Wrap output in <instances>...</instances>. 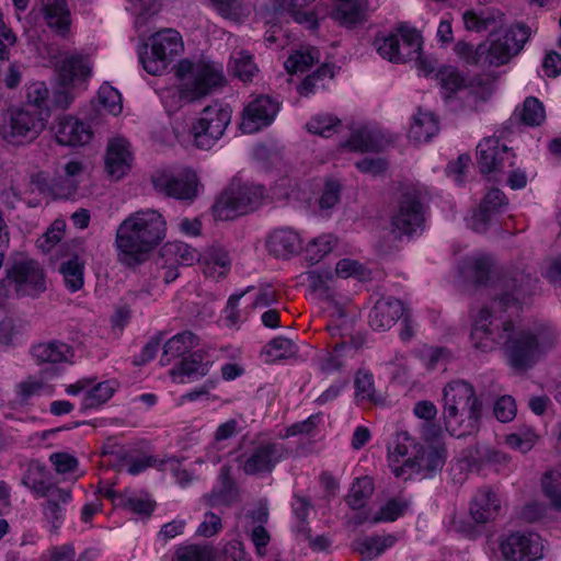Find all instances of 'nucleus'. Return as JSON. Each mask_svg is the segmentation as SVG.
I'll list each match as a JSON object with an SVG mask.
<instances>
[{
	"label": "nucleus",
	"mask_w": 561,
	"mask_h": 561,
	"mask_svg": "<svg viewBox=\"0 0 561 561\" xmlns=\"http://www.w3.org/2000/svg\"><path fill=\"white\" fill-rule=\"evenodd\" d=\"M558 341V331L549 321L538 320L517 327L488 307L479 311L471 330L474 348L490 352L503 345L508 365L519 373L533 368L554 348Z\"/></svg>",
	"instance_id": "obj_1"
},
{
	"label": "nucleus",
	"mask_w": 561,
	"mask_h": 561,
	"mask_svg": "<svg viewBox=\"0 0 561 561\" xmlns=\"http://www.w3.org/2000/svg\"><path fill=\"white\" fill-rule=\"evenodd\" d=\"M167 222L154 209H144L130 214L118 226L115 245L121 262L126 265L140 263L165 237Z\"/></svg>",
	"instance_id": "obj_2"
},
{
	"label": "nucleus",
	"mask_w": 561,
	"mask_h": 561,
	"mask_svg": "<svg viewBox=\"0 0 561 561\" xmlns=\"http://www.w3.org/2000/svg\"><path fill=\"white\" fill-rule=\"evenodd\" d=\"M443 402L445 427L451 436L459 438L479 430L483 404L471 383L461 379L448 382Z\"/></svg>",
	"instance_id": "obj_3"
},
{
	"label": "nucleus",
	"mask_w": 561,
	"mask_h": 561,
	"mask_svg": "<svg viewBox=\"0 0 561 561\" xmlns=\"http://www.w3.org/2000/svg\"><path fill=\"white\" fill-rule=\"evenodd\" d=\"M267 197L261 184L234 178L217 197L213 211L216 219L230 220L261 207Z\"/></svg>",
	"instance_id": "obj_4"
},
{
	"label": "nucleus",
	"mask_w": 561,
	"mask_h": 561,
	"mask_svg": "<svg viewBox=\"0 0 561 561\" xmlns=\"http://www.w3.org/2000/svg\"><path fill=\"white\" fill-rule=\"evenodd\" d=\"M175 76L180 81V98L187 102L204 98L225 83L222 68L204 61L182 59L175 66Z\"/></svg>",
	"instance_id": "obj_5"
},
{
	"label": "nucleus",
	"mask_w": 561,
	"mask_h": 561,
	"mask_svg": "<svg viewBox=\"0 0 561 561\" xmlns=\"http://www.w3.org/2000/svg\"><path fill=\"white\" fill-rule=\"evenodd\" d=\"M47 119V111L36 104L13 106L3 115L0 134L10 144H28L45 129Z\"/></svg>",
	"instance_id": "obj_6"
},
{
	"label": "nucleus",
	"mask_w": 561,
	"mask_h": 561,
	"mask_svg": "<svg viewBox=\"0 0 561 561\" xmlns=\"http://www.w3.org/2000/svg\"><path fill=\"white\" fill-rule=\"evenodd\" d=\"M374 46L383 59L391 62L400 64L415 59L425 73L433 71V67L421 58L422 37L415 28L400 26L398 33L376 37Z\"/></svg>",
	"instance_id": "obj_7"
},
{
	"label": "nucleus",
	"mask_w": 561,
	"mask_h": 561,
	"mask_svg": "<svg viewBox=\"0 0 561 561\" xmlns=\"http://www.w3.org/2000/svg\"><path fill=\"white\" fill-rule=\"evenodd\" d=\"M150 54L140 56V62L145 70L152 75H162L169 65L184 49L181 34L174 28H163L149 38Z\"/></svg>",
	"instance_id": "obj_8"
},
{
	"label": "nucleus",
	"mask_w": 561,
	"mask_h": 561,
	"mask_svg": "<svg viewBox=\"0 0 561 561\" xmlns=\"http://www.w3.org/2000/svg\"><path fill=\"white\" fill-rule=\"evenodd\" d=\"M424 222L423 206L415 190L401 193L398 205L389 221V234L394 241L412 237L422 230Z\"/></svg>",
	"instance_id": "obj_9"
},
{
	"label": "nucleus",
	"mask_w": 561,
	"mask_h": 561,
	"mask_svg": "<svg viewBox=\"0 0 561 561\" xmlns=\"http://www.w3.org/2000/svg\"><path fill=\"white\" fill-rule=\"evenodd\" d=\"M231 121V108L215 102L206 106L193 123L191 134L199 149H210L225 134Z\"/></svg>",
	"instance_id": "obj_10"
},
{
	"label": "nucleus",
	"mask_w": 561,
	"mask_h": 561,
	"mask_svg": "<svg viewBox=\"0 0 561 561\" xmlns=\"http://www.w3.org/2000/svg\"><path fill=\"white\" fill-rule=\"evenodd\" d=\"M546 541L535 531L516 530L503 536L499 543L503 561H539L545 556Z\"/></svg>",
	"instance_id": "obj_11"
},
{
	"label": "nucleus",
	"mask_w": 561,
	"mask_h": 561,
	"mask_svg": "<svg viewBox=\"0 0 561 561\" xmlns=\"http://www.w3.org/2000/svg\"><path fill=\"white\" fill-rule=\"evenodd\" d=\"M5 274L19 297H37L46 290L44 270L34 260L16 261L7 268Z\"/></svg>",
	"instance_id": "obj_12"
},
{
	"label": "nucleus",
	"mask_w": 561,
	"mask_h": 561,
	"mask_svg": "<svg viewBox=\"0 0 561 561\" xmlns=\"http://www.w3.org/2000/svg\"><path fill=\"white\" fill-rule=\"evenodd\" d=\"M91 72L92 64L87 56L76 54L65 57L58 66V80L62 90L56 93L55 103L67 108L75 96L66 89L81 85L91 76Z\"/></svg>",
	"instance_id": "obj_13"
},
{
	"label": "nucleus",
	"mask_w": 561,
	"mask_h": 561,
	"mask_svg": "<svg viewBox=\"0 0 561 561\" xmlns=\"http://www.w3.org/2000/svg\"><path fill=\"white\" fill-rule=\"evenodd\" d=\"M530 28L525 24H516L507 30L503 36L492 38L486 44L488 66L505 65L518 55L530 37Z\"/></svg>",
	"instance_id": "obj_14"
},
{
	"label": "nucleus",
	"mask_w": 561,
	"mask_h": 561,
	"mask_svg": "<svg viewBox=\"0 0 561 561\" xmlns=\"http://www.w3.org/2000/svg\"><path fill=\"white\" fill-rule=\"evenodd\" d=\"M152 185L158 193L175 199L192 201L197 195V175L188 169L178 173L157 171L152 175Z\"/></svg>",
	"instance_id": "obj_15"
},
{
	"label": "nucleus",
	"mask_w": 561,
	"mask_h": 561,
	"mask_svg": "<svg viewBox=\"0 0 561 561\" xmlns=\"http://www.w3.org/2000/svg\"><path fill=\"white\" fill-rule=\"evenodd\" d=\"M478 164L482 173L496 174L514 167L515 154L496 137H489L479 142L477 148Z\"/></svg>",
	"instance_id": "obj_16"
},
{
	"label": "nucleus",
	"mask_w": 561,
	"mask_h": 561,
	"mask_svg": "<svg viewBox=\"0 0 561 561\" xmlns=\"http://www.w3.org/2000/svg\"><path fill=\"white\" fill-rule=\"evenodd\" d=\"M285 448L278 443H261L241 456L242 469L254 476L271 472L284 458Z\"/></svg>",
	"instance_id": "obj_17"
},
{
	"label": "nucleus",
	"mask_w": 561,
	"mask_h": 561,
	"mask_svg": "<svg viewBox=\"0 0 561 561\" xmlns=\"http://www.w3.org/2000/svg\"><path fill=\"white\" fill-rule=\"evenodd\" d=\"M278 110V103L270 96H257L243 110L241 130L244 134H253L268 126L274 121Z\"/></svg>",
	"instance_id": "obj_18"
},
{
	"label": "nucleus",
	"mask_w": 561,
	"mask_h": 561,
	"mask_svg": "<svg viewBox=\"0 0 561 561\" xmlns=\"http://www.w3.org/2000/svg\"><path fill=\"white\" fill-rule=\"evenodd\" d=\"M502 294L493 301V307H519L533 291V278L524 272L512 276L505 275L501 280Z\"/></svg>",
	"instance_id": "obj_19"
},
{
	"label": "nucleus",
	"mask_w": 561,
	"mask_h": 561,
	"mask_svg": "<svg viewBox=\"0 0 561 561\" xmlns=\"http://www.w3.org/2000/svg\"><path fill=\"white\" fill-rule=\"evenodd\" d=\"M419 444L408 432L401 431L396 434L393 443L388 447L389 467L396 477L407 479L410 470V458L417 455Z\"/></svg>",
	"instance_id": "obj_20"
},
{
	"label": "nucleus",
	"mask_w": 561,
	"mask_h": 561,
	"mask_svg": "<svg viewBox=\"0 0 561 561\" xmlns=\"http://www.w3.org/2000/svg\"><path fill=\"white\" fill-rule=\"evenodd\" d=\"M55 137L62 146H85L92 140L93 131L89 123L71 115H62L56 121Z\"/></svg>",
	"instance_id": "obj_21"
},
{
	"label": "nucleus",
	"mask_w": 561,
	"mask_h": 561,
	"mask_svg": "<svg viewBox=\"0 0 561 561\" xmlns=\"http://www.w3.org/2000/svg\"><path fill=\"white\" fill-rule=\"evenodd\" d=\"M507 206L505 194L499 188H491L482 198L479 208L468 219V227L476 232H485L494 216Z\"/></svg>",
	"instance_id": "obj_22"
},
{
	"label": "nucleus",
	"mask_w": 561,
	"mask_h": 561,
	"mask_svg": "<svg viewBox=\"0 0 561 561\" xmlns=\"http://www.w3.org/2000/svg\"><path fill=\"white\" fill-rule=\"evenodd\" d=\"M301 247L300 234L287 227L274 229L266 239L268 253L278 259H289L298 254Z\"/></svg>",
	"instance_id": "obj_23"
},
{
	"label": "nucleus",
	"mask_w": 561,
	"mask_h": 561,
	"mask_svg": "<svg viewBox=\"0 0 561 561\" xmlns=\"http://www.w3.org/2000/svg\"><path fill=\"white\" fill-rule=\"evenodd\" d=\"M404 314V307L399 299L380 298L369 313V325L377 331L390 329Z\"/></svg>",
	"instance_id": "obj_24"
},
{
	"label": "nucleus",
	"mask_w": 561,
	"mask_h": 561,
	"mask_svg": "<svg viewBox=\"0 0 561 561\" xmlns=\"http://www.w3.org/2000/svg\"><path fill=\"white\" fill-rule=\"evenodd\" d=\"M379 5V0H340L333 16L342 25L351 27L364 22L368 13Z\"/></svg>",
	"instance_id": "obj_25"
},
{
	"label": "nucleus",
	"mask_w": 561,
	"mask_h": 561,
	"mask_svg": "<svg viewBox=\"0 0 561 561\" xmlns=\"http://www.w3.org/2000/svg\"><path fill=\"white\" fill-rule=\"evenodd\" d=\"M501 510V501L489 486L477 491L470 502V515L478 524H485L495 519Z\"/></svg>",
	"instance_id": "obj_26"
},
{
	"label": "nucleus",
	"mask_w": 561,
	"mask_h": 561,
	"mask_svg": "<svg viewBox=\"0 0 561 561\" xmlns=\"http://www.w3.org/2000/svg\"><path fill=\"white\" fill-rule=\"evenodd\" d=\"M31 354L38 364H71L75 357V350L71 345L60 340H49L33 345Z\"/></svg>",
	"instance_id": "obj_27"
},
{
	"label": "nucleus",
	"mask_w": 561,
	"mask_h": 561,
	"mask_svg": "<svg viewBox=\"0 0 561 561\" xmlns=\"http://www.w3.org/2000/svg\"><path fill=\"white\" fill-rule=\"evenodd\" d=\"M333 277L334 275L330 271L314 270L306 273V280L310 289L313 293L325 296L329 302V308L331 309V317H335L337 320H341L346 316V306L344 304H339L330 295Z\"/></svg>",
	"instance_id": "obj_28"
},
{
	"label": "nucleus",
	"mask_w": 561,
	"mask_h": 561,
	"mask_svg": "<svg viewBox=\"0 0 561 561\" xmlns=\"http://www.w3.org/2000/svg\"><path fill=\"white\" fill-rule=\"evenodd\" d=\"M43 497L47 499L44 506L45 517L54 528H59L65 519L66 506L72 501L71 491L54 485Z\"/></svg>",
	"instance_id": "obj_29"
},
{
	"label": "nucleus",
	"mask_w": 561,
	"mask_h": 561,
	"mask_svg": "<svg viewBox=\"0 0 561 561\" xmlns=\"http://www.w3.org/2000/svg\"><path fill=\"white\" fill-rule=\"evenodd\" d=\"M131 156L128 142L117 138L110 142L106 153V169L111 176L116 180L125 175L130 168Z\"/></svg>",
	"instance_id": "obj_30"
},
{
	"label": "nucleus",
	"mask_w": 561,
	"mask_h": 561,
	"mask_svg": "<svg viewBox=\"0 0 561 561\" xmlns=\"http://www.w3.org/2000/svg\"><path fill=\"white\" fill-rule=\"evenodd\" d=\"M236 490L234 482L230 477V469L222 467L219 474V484L209 493L204 494L202 501L205 505L216 507H229L234 501Z\"/></svg>",
	"instance_id": "obj_31"
},
{
	"label": "nucleus",
	"mask_w": 561,
	"mask_h": 561,
	"mask_svg": "<svg viewBox=\"0 0 561 561\" xmlns=\"http://www.w3.org/2000/svg\"><path fill=\"white\" fill-rule=\"evenodd\" d=\"M160 256L162 261H165V264L171 266H191L201 260L198 251L182 241L167 242L160 249Z\"/></svg>",
	"instance_id": "obj_32"
},
{
	"label": "nucleus",
	"mask_w": 561,
	"mask_h": 561,
	"mask_svg": "<svg viewBox=\"0 0 561 561\" xmlns=\"http://www.w3.org/2000/svg\"><path fill=\"white\" fill-rule=\"evenodd\" d=\"M116 501V506L145 517H149L156 508V501L144 491L125 490Z\"/></svg>",
	"instance_id": "obj_33"
},
{
	"label": "nucleus",
	"mask_w": 561,
	"mask_h": 561,
	"mask_svg": "<svg viewBox=\"0 0 561 561\" xmlns=\"http://www.w3.org/2000/svg\"><path fill=\"white\" fill-rule=\"evenodd\" d=\"M47 25L58 34L65 35L70 30V11L66 0H42Z\"/></svg>",
	"instance_id": "obj_34"
},
{
	"label": "nucleus",
	"mask_w": 561,
	"mask_h": 561,
	"mask_svg": "<svg viewBox=\"0 0 561 561\" xmlns=\"http://www.w3.org/2000/svg\"><path fill=\"white\" fill-rule=\"evenodd\" d=\"M439 130L438 121L431 112L419 111L409 129V139L416 145L428 142Z\"/></svg>",
	"instance_id": "obj_35"
},
{
	"label": "nucleus",
	"mask_w": 561,
	"mask_h": 561,
	"mask_svg": "<svg viewBox=\"0 0 561 561\" xmlns=\"http://www.w3.org/2000/svg\"><path fill=\"white\" fill-rule=\"evenodd\" d=\"M202 259L203 272L207 277L218 279L227 275L230 270L228 252L219 247L209 248Z\"/></svg>",
	"instance_id": "obj_36"
},
{
	"label": "nucleus",
	"mask_w": 561,
	"mask_h": 561,
	"mask_svg": "<svg viewBox=\"0 0 561 561\" xmlns=\"http://www.w3.org/2000/svg\"><path fill=\"white\" fill-rule=\"evenodd\" d=\"M210 368V360L199 352H194L184 357L180 364L172 369L173 376L186 377L188 380H195L206 376ZM184 382V379H181Z\"/></svg>",
	"instance_id": "obj_37"
},
{
	"label": "nucleus",
	"mask_w": 561,
	"mask_h": 561,
	"mask_svg": "<svg viewBox=\"0 0 561 561\" xmlns=\"http://www.w3.org/2000/svg\"><path fill=\"white\" fill-rule=\"evenodd\" d=\"M463 22L468 31L482 32L490 30L491 36H493V32L503 26L504 14L500 11L481 13L467 11L463 14Z\"/></svg>",
	"instance_id": "obj_38"
},
{
	"label": "nucleus",
	"mask_w": 561,
	"mask_h": 561,
	"mask_svg": "<svg viewBox=\"0 0 561 561\" xmlns=\"http://www.w3.org/2000/svg\"><path fill=\"white\" fill-rule=\"evenodd\" d=\"M397 542V537L392 534L373 535L358 539L356 541V550L360 553L363 559L373 560L382 554L387 549L393 547Z\"/></svg>",
	"instance_id": "obj_39"
},
{
	"label": "nucleus",
	"mask_w": 561,
	"mask_h": 561,
	"mask_svg": "<svg viewBox=\"0 0 561 561\" xmlns=\"http://www.w3.org/2000/svg\"><path fill=\"white\" fill-rule=\"evenodd\" d=\"M198 344V337L191 331H183L167 341L163 348L161 360L163 364L170 363L185 353L193 350Z\"/></svg>",
	"instance_id": "obj_40"
},
{
	"label": "nucleus",
	"mask_w": 561,
	"mask_h": 561,
	"mask_svg": "<svg viewBox=\"0 0 561 561\" xmlns=\"http://www.w3.org/2000/svg\"><path fill=\"white\" fill-rule=\"evenodd\" d=\"M410 470L408 474L410 476L413 472H432L437 469H440L445 462V458L442 451L436 448H427L421 445L419 453L414 458H410Z\"/></svg>",
	"instance_id": "obj_41"
},
{
	"label": "nucleus",
	"mask_w": 561,
	"mask_h": 561,
	"mask_svg": "<svg viewBox=\"0 0 561 561\" xmlns=\"http://www.w3.org/2000/svg\"><path fill=\"white\" fill-rule=\"evenodd\" d=\"M344 146L351 151H379L382 148V139L378 133L363 127L353 131Z\"/></svg>",
	"instance_id": "obj_42"
},
{
	"label": "nucleus",
	"mask_w": 561,
	"mask_h": 561,
	"mask_svg": "<svg viewBox=\"0 0 561 561\" xmlns=\"http://www.w3.org/2000/svg\"><path fill=\"white\" fill-rule=\"evenodd\" d=\"M116 385L114 380H106L90 386L84 393L81 407L83 410L96 409L106 403L114 394Z\"/></svg>",
	"instance_id": "obj_43"
},
{
	"label": "nucleus",
	"mask_w": 561,
	"mask_h": 561,
	"mask_svg": "<svg viewBox=\"0 0 561 561\" xmlns=\"http://www.w3.org/2000/svg\"><path fill=\"white\" fill-rule=\"evenodd\" d=\"M374 482L369 477L356 478L345 497L352 510L363 508L374 493Z\"/></svg>",
	"instance_id": "obj_44"
},
{
	"label": "nucleus",
	"mask_w": 561,
	"mask_h": 561,
	"mask_svg": "<svg viewBox=\"0 0 561 561\" xmlns=\"http://www.w3.org/2000/svg\"><path fill=\"white\" fill-rule=\"evenodd\" d=\"M352 352L353 347L346 343H337L331 352H324L318 356V366L325 374L336 371L343 367L345 357Z\"/></svg>",
	"instance_id": "obj_45"
},
{
	"label": "nucleus",
	"mask_w": 561,
	"mask_h": 561,
	"mask_svg": "<svg viewBox=\"0 0 561 561\" xmlns=\"http://www.w3.org/2000/svg\"><path fill=\"white\" fill-rule=\"evenodd\" d=\"M232 73L243 82L252 81L257 72V67L251 54L244 50L233 51L230 57Z\"/></svg>",
	"instance_id": "obj_46"
},
{
	"label": "nucleus",
	"mask_w": 561,
	"mask_h": 561,
	"mask_svg": "<svg viewBox=\"0 0 561 561\" xmlns=\"http://www.w3.org/2000/svg\"><path fill=\"white\" fill-rule=\"evenodd\" d=\"M213 8L225 19L242 22L251 13L250 5L240 0H209Z\"/></svg>",
	"instance_id": "obj_47"
},
{
	"label": "nucleus",
	"mask_w": 561,
	"mask_h": 561,
	"mask_svg": "<svg viewBox=\"0 0 561 561\" xmlns=\"http://www.w3.org/2000/svg\"><path fill=\"white\" fill-rule=\"evenodd\" d=\"M539 440V435L536 431L528 426L519 427L505 436V444L512 449L518 450L523 454L531 450Z\"/></svg>",
	"instance_id": "obj_48"
},
{
	"label": "nucleus",
	"mask_w": 561,
	"mask_h": 561,
	"mask_svg": "<svg viewBox=\"0 0 561 561\" xmlns=\"http://www.w3.org/2000/svg\"><path fill=\"white\" fill-rule=\"evenodd\" d=\"M335 245V238L330 233L312 239L305 248V257L311 264L319 263Z\"/></svg>",
	"instance_id": "obj_49"
},
{
	"label": "nucleus",
	"mask_w": 561,
	"mask_h": 561,
	"mask_svg": "<svg viewBox=\"0 0 561 561\" xmlns=\"http://www.w3.org/2000/svg\"><path fill=\"white\" fill-rule=\"evenodd\" d=\"M84 265L78 257H73L60 265V273L64 277L65 286L72 293L83 286Z\"/></svg>",
	"instance_id": "obj_50"
},
{
	"label": "nucleus",
	"mask_w": 561,
	"mask_h": 561,
	"mask_svg": "<svg viewBox=\"0 0 561 561\" xmlns=\"http://www.w3.org/2000/svg\"><path fill=\"white\" fill-rule=\"evenodd\" d=\"M278 10L288 12L295 21L302 23H314L313 13L306 11V8L314 0H274Z\"/></svg>",
	"instance_id": "obj_51"
},
{
	"label": "nucleus",
	"mask_w": 561,
	"mask_h": 561,
	"mask_svg": "<svg viewBox=\"0 0 561 561\" xmlns=\"http://www.w3.org/2000/svg\"><path fill=\"white\" fill-rule=\"evenodd\" d=\"M492 261L488 255H474L467 257L463 262V272L473 278L478 284L488 279Z\"/></svg>",
	"instance_id": "obj_52"
},
{
	"label": "nucleus",
	"mask_w": 561,
	"mask_h": 561,
	"mask_svg": "<svg viewBox=\"0 0 561 561\" xmlns=\"http://www.w3.org/2000/svg\"><path fill=\"white\" fill-rule=\"evenodd\" d=\"M519 117L527 126H539L546 118L545 107L537 98L529 96L523 103Z\"/></svg>",
	"instance_id": "obj_53"
},
{
	"label": "nucleus",
	"mask_w": 561,
	"mask_h": 561,
	"mask_svg": "<svg viewBox=\"0 0 561 561\" xmlns=\"http://www.w3.org/2000/svg\"><path fill=\"white\" fill-rule=\"evenodd\" d=\"M23 483L37 496H44L54 486L45 479V471L41 466H30L23 476Z\"/></svg>",
	"instance_id": "obj_54"
},
{
	"label": "nucleus",
	"mask_w": 561,
	"mask_h": 561,
	"mask_svg": "<svg viewBox=\"0 0 561 561\" xmlns=\"http://www.w3.org/2000/svg\"><path fill=\"white\" fill-rule=\"evenodd\" d=\"M408 506L409 503L403 499H390L380 507L377 514L374 515V517L371 518V523L377 524L381 522H394L396 519L403 515Z\"/></svg>",
	"instance_id": "obj_55"
},
{
	"label": "nucleus",
	"mask_w": 561,
	"mask_h": 561,
	"mask_svg": "<svg viewBox=\"0 0 561 561\" xmlns=\"http://www.w3.org/2000/svg\"><path fill=\"white\" fill-rule=\"evenodd\" d=\"M341 125V121L330 114H319L313 116L307 124L308 131L322 137H330L335 134Z\"/></svg>",
	"instance_id": "obj_56"
},
{
	"label": "nucleus",
	"mask_w": 561,
	"mask_h": 561,
	"mask_svg": "<svg viewBox=\"0 0 561 561\" xmlns=\"http://www.w3.org/2000/svg\"><path fill=\"white\" fill-rule=\"evenodd\" d=\"M319 53L317 49H307L296 51L285 61V68L288 72H304L308 70L314 61H318Z\"/></svg>",
	"instance_id": "obj_57"
},
{
	"label": "nucleus",
	"mask_w": 561,
	"mask_h": 561,
	"mask_svg": "<svg viewBox=\"0 0 561 561\" xmlns=\"http://www.w3.org/2000/svg\"><path fill=\"white\" fill-rule=\"evenodd\" d=\"M178 561H214V551L208 546L183 545L175 551Z\"/></svg>",
	"instance_id": "obj_58"
},
{
	"label": "nucleus",
	"mask_w": 561,
	"mask_h": 561,
	"mask_svg": "<svg viewBox=\"0 0 561 561\" xmlns=\"http://www.w3.org/2000/svg\"><path fill=\"white\" fill-rule=\"evenodd\" d=\"M479 455L484 463L492 466L499 473L507 474L513 470L511 457L502 450L484 448Z\"/></svg>",
	"instance_id": "obj_59"
},
{
	"label": "nucleus",
	"mask_w": 561,
	"mask_h": 561,
	"mask_svg": "<svg viewBox=\"0 0 561 561\" xmlns=\"http://www.w3.org/2000/svg\"><path fill=\"white\" fill-rule=\"evenodd\" d=\"M437 80L446 98H449L465 85V78L457 69L451 67L440 69L437 72Z\"/></svg>",
	"instance_id": "obj_60"
},
{
	"label": "nucleus",
	"mask_w": 561,
	"mask_h": 561,
	"mask_svg": "<svg viewBox=\"0 0 561 561\" xmlns=\"http://www.w3.org/2000/svg\"><path fill=\"white\" fill-rule=\"evenodd\" d=\"M355 397L359 402H370L375 399L374 376L368 370L359 369L356 374Z\"/></svg>",
	"instance_id": "obj_61"
},
{
	"label": "nucleus",
	"mask_w": 561,
	"mask_h": 561,
	"mask_svg": "<svg viewBox=\"0 0 561 561\" xmlns=\"http://www.w3.org/2000/svg\"><path fill=\"white\" fill-rule=\"evenodd\" d=\"M449 352L444 347L436 346H423L420 350V359L423 365L430 369H436L440 366L446 365L448 362Z\"/></svg>",
	"instance_id": "obj_62"
},
{
	"label": "nucleus",
	"mask_w": 561,
	"mask_h": 561,
	"mask_svg": "<svg viewBox=\"0 0 561 561\" xmlns=\"http://www.w3.org/2000/svg\"><path fill=\"white\" fill-rule=\"evenodd\" d=\"M49 461L55 471L62 476L75 473L79 468L78 458L66 451L53 453L49 456Z\"/></svg>",
	"instance_id": "obj_63"
},
{
	"label": "nucleus",
	"mask_w": 561,
	"mask_h": 561,
	"mask_svg": "<svg viewBox=\"0 0 561 561\" xmlns=\"http://www.w3.org/2000/svg\"><path fill=\"white\" fill-rule=\"evenodd\" d=\"M295 352V344L291 340L286 337H276L273 339L265 346V354L270 358V360H278L286 357H289Z\"/></svg>",
	"instance_id": "obj_64"
}]
</instances>
